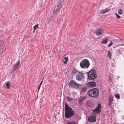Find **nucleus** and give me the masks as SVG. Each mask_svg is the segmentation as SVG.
<instances>
[{
    "label": "nucleus",
    "instance_id": "nucleus-5",
    "mask_svg": "<svg viewBox=\"0 0 124 124\" xmlns=\"http://www.w3.org/2000/svg\"><path fill=\"white\" fill-rule=\"evenodd\" d=\"M81 67L83 68H87L90 65V63L87 59H85L82 60L80 63Z\"/></svg>",
    "mask_w": 124,
    "mask_h": 124
},
{
    "label": "nucleus",
    "instance_id": "nucleus-32",
    "mask_svg": "<svg viewBox=\"0 0 124 124\" xmlns=\"http://www.w3.org/2000/svg\"><path fill=\"white\" fill-rule=\"evenodd\" d=\"M124 43V42L123 43Z\"/></svg>",
    "mask_w": 124,
    "mask_h": 124
},
{
    "label": "nucleus",
    "instance_id": "nucleus-6",
    "mask_svg": "<svg viewBox=\"0 0 124 124\" xmlns=\"http://www.w3.org/2000/svg\"><path fill=\"white\" fill-rule=\"evenodd\" d=\"M79 85L75 81L73 80H71L69 84V86L70 87L76 88L77 89L79 88Z\"/></svg>",
    "mask_w": 124,
    "mask_h": 124
},
{
    "label": "nucleus",
    "instance_id": "nucleus-11",
    "mask_svg": "<svg viewBox=\"0 0 124 124\" xmlns=\"http://www.w3.org/2000/svg\"><path fill=\"white\" fill-rule=\"evenodd\" d=\"M20 63V61L18 60V62L14 65L13 67L12 68V72H13L15 70L18 69Z\"/></svg>",
    "mask_w": 124,
    "mask_h": 124
},
{
    "label": "nucleus",
    "instance_id": "nucleus-28",
    "mask_svg": "<svg viewBox=\"0 0 124 124\" xmlns=\"http://www.w3.org/2000/svg\"><path fill=\"white\" fill-rule=\"evenodd\" d=\"M68 124H76L74 122H68Z\"/></svg>",
    "mask_w": 124,
    "mask_h": 124
},
{
    "label": "nucleus",
    "instance_id": "nucleus-25",
    "mask_svg": "<svg viewBox=\"0 0 124 124\" xmlns=\"http://www.w3.org/2000/svg\"><path fill=\"white\" fill-rule=\"evenodd\" d=\"M6 86L7 88L9 89V82H7L6 84Z\"/></svg>",
    "mask_w": 124,
    "mask_h": 124
},
{
    "label": "nucleus",
    "instance_id": "nucleus-16",
    "mask_svg": "<svg viewBox=\"0 0 124 124\" xmlns=\"http://www.w3.org/2000/svg\"><path fill=\"white\" fill-rule=\"evenodd\" d=\"M68 57H66L64 58V59L65 60L64 61H63V63L64 64H66L67 63L68 61Z\"/></svg>",
    "mask_w": 124,
    "mask_h": 124
},
{
    "label": "nucleus",
    "instance_id": "nucleus-23",
    "mask_svg": "<svg viewBox=\"0 0 124 124\" xmlns=\"http://www.w3.org/2000/svg\"><path fill=\"white\" fill-rule=\"evenodd\" d=\"M86 90V88L84 87H83L81 88V90L83 92H85Z\"/></svg>",
    "mask_w": 124,
    "mask_h": 124
},
{
    "label": "nucleus",
    "instance_id": "nucleus-13",
    "mask_svg": "<svg viewBox=\"0 0 124 124\" xmlns=\"http://www.w3.org/2000/svg\"><path fill=\"white\" fill-rule=\"evenodd\" d=\"M113 97L111 96H110L108 99V106H110L112 103L113 101Z\"/></svg>",
    "mask_w": 124,
    "mask_h": 124
},
{
    "label": "nucleus",
    "instance_id": "nucleus-1",
    "mask_svg": "<svg viewBox=\"0 0 124 124\" xmlns=\"http://www.w3.org/2000/svg\"><path fill=\"white\" fill-rule=\"evenodd\" d=\"M101 105L100 103L98 104L97 107L93 111V113L89 116L88 118V121L90 122H93L96 120V114H98L101 112Z\"/></svg>",
    "mask_w": 124,
    "mask_h": 124
},
{
    "label": "nucleus",
    "instance_id": "nucleus-22",
    "mask_svg": "<svg viewBox=\"0 0 124 124\" xmlns=\"http://www.w3.org/2000/svg\"><path fill=\"white\" fill-rule=\"evenodd\" d=\"M115 97L118 98V99H119L120 98V95L119 94H115Z\"/></svg>",
    "mask_w": 124,
    "mask_h": 124
},
{
    "label": "nucleus",
    "instance_id": "nucleus-19",
    "mask_svg": "<svg viewBox=\"0 0 124 124\" xmlns=\"http://www.w3.org/2000/svg\"><path fill=\"white\" fill-rule=\"evenodd\" d=\"M67 100L69 101H70L73 100V99L71 97L67 96Z\"/></svg>",
    "mask_w": 124,
    "mask_h": 124
},
{
    "label": "nucleus",
    "instance_id": "nucleus-31",
    "mask_svg": "<svg viewBox=\"0 0 124 124\" xmlns=\"http://www.w3.org/2000/svg\"><path fill=\"white\" fill-rule=\"evenodd\" d=\"M120 40H123V39H121Z\"/></svg>",
    "mask_w": 124,
    "mask_h": 124
},
{
    "label": "nucleus",
    "instance_id": "nucleus-8",
    "mask_svg": "<svg viewBox=\"0 0 124 124\" xmlns=\"http://www.w3.org/2000/svg\"><path fill=\"white\" fill-rule=\"evenodd\" d=\"M104 30L101 28L98 29L95 31L96 34L97 35H101L103 34Z\"/></svg>",
    "mask_w": 124,
    "mask_h": 124
},
{
    "label": "nucleus",
    "instance_id": "nucleus-12",
    "mask_svg": "<svg viewBox=\"0 0 124 124\" xmlns=\"http://www.w3.org/2000/svg\"><path fill=\"white\" fill-rule=\"evenodd\" d=\"M86 97L85 96L82 97L80 96L78 100V102L80 104H82V101L85 99Z\"/></svg>",
    "mask_w": 124,
    "mask_h": 124
},
{
    "label": "nucleus",
    "instance_id": "nucleus-15",
    "mask_svg": "<svg viewBox=\"0 0 124 124\" xmlns=\"http://www.w3.org/2000/svg\"><path fill=\"white\" fill-rule=\"evenodd\" d=\"M59 10V9L54 7V8L53 11V14L54 16L57 14Z\"/></svg>",
    "mask_w": 124,
    "mask_h": 124
},
{
    "label": "nucleus",
    "instance_id": "nucleus-4",
    "mask_svg": "<svg viewBox=\"0 0 124 124\" xmlns=\"http://www.w3.org/2000/svg\"><path fill=\"white\" fill-rule=\"evenodd\" d=\"M95 73V70H91L89 71L88 73V79L90 80H92L96 78L97 75Z\"/></svg>",
    "mask_w": 124,
    "mask_h": 124
},
{
    "label": "nucleus",
    "instance_id": "nucleus-9",
    "mask_svg": "<svg viewBox=\"0 0 124 124\" xmlns=\"http://www.w3.org/2000/svg\"><path fill=\"white\" fill-rule=\"evenodd\" d=\"M64 0H59L57 2V4L55 7V8L59 9L62 6V3L63 2Z\"/></svg>",
    "mask_w": 124,
    "mask_h": 124
},
{
    "label": "nucleus",
    "instance_id": "nucleus-20",
    "mask_svg": "<svg viewBox=\"0 0 124 124\" xmlns=\"http://www.w3.org/2000/svg\"><path fill=\"white\" fill-rule=\"evenodd\" d=\"M118 13L120 15L122 14L123 12V11L121 9H119L118 10Z\"/></svg>",
    "mask_w": 124,
    "mask_h": 124
},
{
    "label": "nucleus",
    "instance_id": "nucleus-26",
    "mask_svg": "<svg viewBox=\"0 0 124 124\" xmlns=\"http://www.w3.org/2000/svg\"><path fill=\"white\" fill-rule=\"evenodd\" d=\"M116 15L117 17V18H119L121 17L117 13H116L115 14Z\"/></svg>",
    "mask_w": 124,
    "mask_h": 124
},
{
    "label": "nucleus",
    "instance_id": "nucleus-27",
    "mask_svg": "<svg viewBox=\"0 0 124 124\" xmlns=\"http://www.w3.org/2000/svg\"><path fill=\"white\" fill-rule=\"evenodd\" d=\"M113 45V43L112 42H111L108 45V47H110L111 46Z\"/></svg>",
    "mask_w": 124,
    "mask_h": 124
},
{
    "label": "nucleus",
    "instance_id": "nucleus-7",
    "mask_svg": "<svg viewBox=\"0 0 124 124\" xmlns=\"http://www.w3.org/2000/svg\"><path fill=\"white\" fill-rule=\"evenodd\" d=\"M84 77L85 76L81 72H79L76 75V79L78 81L82 80Z\"/></svg>",
    "mask_w": 124,
    "mask_h": 124
},
{
    "label": "nucleus",
    "instance_id": "nucleus-2",
    "mask_svg": "<svg viewBox=\"0 0 124 124\" xmlns=\"http://www.w3.org/2000/svg\"><path fill=\"white\" fill-rule=\"evenodd\" d=\"M75 112L71 108L66 104L65 106V115L66 118H69L75 115Z\"/></svg>",
    "mask_w": 124,
    "mask_h": 124
},
{
    "label": "nucleus",
    "instance_id": "nucleus-21",
    "mask_svg": "<svg viewBox=\"0 0 124 124\" xmlns=\"http://www.w3.org/2000/svg\"><path fill=\"white\" fill-rule=\"evenodd\" d=\"M42 82H43V80H42L41 81V82H40V84H39V86L38 87V92H37L38 93V91H39V89H40V86H41V84H42Z\"/></svg>",
    "mask_w": 124,
    "mask_h": 124
},
{
    "label": "nucleus",
    "instance_id": "nucleus-29",
    "mask_svg": "<svg viewBox=\"0 0 124 124\" xmlns=\"http://www.w3.org/2000/svg\"><path fill=\"white\" fill-rule=\"evenodd\" d=\"M1 44L0 43V49L2 48V47H1Z\"/></svg>",
    "mask_w": 124,
    "mask_h": 124
},
{
    "label": "nucleus",
    "instance_id": "nucleus-18",
    "mask_svg": "<svg viewBox=\"0 0 124 124\" xmlns=\"http://www.w3.org/2000/svg\"><path fill=\"white\" fill-rule=\"evenodd\" d=\"M108 57L109 59H111V56H112V54L109 51H108Z\"/></svg>",
    "mask_w": 124,
    "mask_h": 124
},
{
    "label": "nucleus",
    "instance_id": "nucleus-14",
    "mask_svg": "<svg viewBox=\"0 0 124 124\" xmlns=\"http://www.w3.org/2000/svg\"><path fill=\"white\" fill-rule=\"evenodd\" d=\"M108 41V39L106 38H104L102 39L101 42V43L103 44L106 43Z\"/></svg>",
    "mask_w": 124,
    "mask_h": 124
},
{
    "label": "nucleus",
    "instance_id": "nucleus-3",
    "mask_svg": "<svg viewBox=\"0 0 124 124\" xmlns=\"http://www.w3.org/2000/svg\"><path fill=\"white\" fill-rule=\"evenodd\" d=\"M99 90L95 88L89 90L87 94L90 97L96 98L99 96Z\"/></svg>",
    "mask_w": 124,
    "mask_h": 124
},
{
    "label": "nucleus",
    "instance_id": "nucleus-10",
    "mask_svg": "<svg viewBox=\"0 0 124 124\" xmlns=\"http://www.w3.org/2000/svg\"><path fill=\"white\" fill-rule=\"evenodd\" d=\"M87 85L90 87H95L96 86V83L94 81L89 82L87 83Z\"/></svg>",
    "mask_w": 124,
    "mask_h": 124
},
{
    "label": "nucleus",
    "instance_id": "nucleus-30",
    "mask_svg": "<svg viewBox=\"0 0 124 124\" xmlns=\"http://www.w3.org/2000/svg\"><path fill=\"white\" fill-rule=\"evenodd\" d=\"M35 30H33V33H34V32Z\"/></svg>",
    "mask_w": 124,
    "mask_h": 124
},
{
    "label": "nucleus",
    "instance_id": "nucleus-24",
    "mask_svg": "<svg viewBox=\"0 0 124 124\" xmlns=\"http://www.w3.org/2000/svg\"><path fill=\"white\" fill-rule=\"evenodd\" d=\"M38 24L37 23L36 25H35L33 27V29L35 30L38 27Z\"/></svg>",
    "mask_w": 124,
    "mask_h": 124
},
{
    "label": "nucleus",
    "instance_id": "nucleus-17",
    "mask_svg": "<svg viewBox=\"0 0 124 124\" xmlns=\"http://www.w3.org/2000/svg\"><path fill=\"white\" fill-rule=\"evenodd\" d=\"M109 10H101L100 12V13L102 14H104L108 12Z\"/></svg>",
    "mask_w": 124,
    "mask_h": 124
}]
</instances>
